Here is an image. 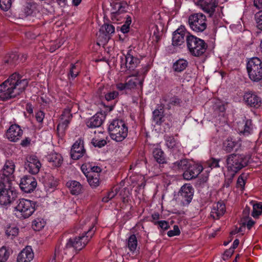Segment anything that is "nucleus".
<instances>
[{
  "instance_id": "5fc2aeb1",
  "label": "nucleus",
  "mask_w": 262,
  "mask_h": 262,
  "mask_svg": "<svg viewBox=\"0 0 262 262\" xmlns=\"http://www.w3.org/2000/svg\"><path fill=\"white\" fill-rule=\"evenodd\" d=\"M245 185V180L244 177L243 175H241L237 181V187H240L241 189L244 188Z\"/></svg>"
},
{
  "instance_id": "603ef678",
  "label": "nucleus",
  "mask_w": 262,
  "mask_h": 262,
  "mask_svg": "<svg viewBox=\"0 0 262 262\" xmlns=\"http://www.w3.org/2000/svg\"><path fill=\"white\" fill-rule=\"evenodd\" d=\"M180 230L178 226L174 225L172 230H169L167 232V235L169 237H172L180 235Z\"/></svg>"
},
{
  "instance_id": "a878e982",
  "label": "nucleus",
  "mask_w": 262,
  "mask_h": 262,
  "mask_svg": "<svg viewBox=\"0 0 262 262\" xmlns=\"http://www.w3.org/2000/svg\"><path fill=\"white\" fill-rule=\"evenodd\" d=\"M102 115L96 114L90 118L86 122L89 128H96L100 126L102 124Z\"/></svg>"
},
{
  "instance_id": "c9c22d12",
  "label": "nucleus",
  "mask_w": 262,
  "mask_h": 262,
  "mask_svg": "<svg viewBox=\"0 0 262 262\" xmlns=\"http://www.w3.org/2000/svg\"><path fill=\"white\" fill-rule=\"evenodd\" d=\"M80 72V70L77 65L72 63L70 64L69 72L68 74V78L69 80L74 79Z\"/></svg>"
},
{
  "instance_id": "72a5a7b5",
  "label": "nucleus",
  "mask_w": 262,
  "mask_h": 262,
  "mask_svg": "<svg viewBox=\"0 0 262 262\" xmlns=\"http://www.w3.org/2000/svg\"><path fill=\"white\" fill-rule=\"evenodd\" d=\"M187 66L188 62L187 60L183 59H180L174 63L173 69L176 72H181L185 70Z\"/></svg>"
},
{
  "instance_id": "e433bc0d",
  "label": "nucleus",
  "mask_w": 262,
  "mask_h": 262,
  "mask_svg": "<svg viewBox=\"0 0 262 262\" xmlns=\"http://www.w3.org/2000/svg\"><path fill=\"white\" fill-rule=\"evenodd\" d=\"M137 239L135 234H132L127 239V246L130 251L134 252L137 247Z\"/></svg>"
},
{
  "instance_id": "5701e85b",
  "label": "nucleus",
  "mask_w": 262,
  "mask_h": 262,
  "mask_svg": "<svg viewBox=\"0 0 262 262\" xmlns=\"http://www.w3.org/2000/svg\"><path fill=\"white\" fill-rule=\"evenodd\" d=\"M72 118L71 109L69 107L65 108L61 115L60 123L57 126V130L64 131L69 124Z\"/></svg>"
},
{
  "instance_id": "79ce46f5",
  "label": "nucleus",
  "mask_w": 262,
  "mask_h": 262,
  "mask_svg": "<svg viewBox=\"0 0 262 262\" xmlns=\"http://www.w3.org/2000/svg\"><path fill=\"white\" fill-rule=\"evenodd\" d=\"M10 256V250L6 247H2L0 249V262H6Z\"/></svg>"
},
{
  "instance_id": "0eeeda50",
  "label": "nucleus",
  "mask_w": 262,
  "mask_h": 262,
  "mask_svg": "<svg viewBox=\"0 0 262 262\" xmlns=\"http://www.w3.org/2000/svg\"><path fill=\"white\" fill-rule=\"evenodd\" d=\"M140 72L137 71L135 74L129 75L126 79L125 83H118L116 84V88L119 91L125 90H139L142 91L143 78L139 77Z\"/></svg>"
},
{
  "instance_id": "7c9ffc66",
  "label": "nucleus",
  "mask_w": 262,
  "mask_h": 262,
  "mask_svg": "<svg viewBox=\"0 0 262 262\" xmlns=\"http://www.w3.org/2000/svg\"><path fill=\"white\" fill-rule=\"evenodd\" d=\"M37 5L33 2H29L26 4L23 7V12L26 16L31 15L36 10Z\"/></svg>"
},
{
  "instance_id": "680f3d73",
  "label": "nucleus",
  "mask_w": 262,
  "mask_h": 262,
  "mask_svg": "<svg viewBox=\"0 0 262 262\" xmlns=\"http://www.w3.org/2000/svg\"><path fill=\"white\" fill-rule=\"evenodd\" d=\"M254 6L257 9H262V0H254Z\"/></svg>"
},
{
  "instance_id": "473e14b6",
  "label": "nucleus",
  "mask_w": 262,
  "mask_h": 262,
  "mask_svg": "<svg viewBox=\"0 0 262 262\" xmlns=\"http://www.w3.org/2000/svg\"><path fill=\"white\" fill-rule=\"evenodd\" d=\"M99 176V173H93L86 176L88 181L91 187L94 188L99 186L100 183Z\"/></svg>"
},
{
  "instance_id": "c85d7f7f",
  "label": "nucleus",
  "mask_w": 262,
  "mask_h": 262,
  "mask_svg": "<svg viewBox=\"0 0 262 262\" xmlns=\"http://www.w3.org/2000/svg\"><path fill=\"white\" fill-rule=\"evenodd\" d=\"M152 155L155 160L158 163L163 164L166 162L164 153L161 149L155 148L152 151Z\"/></svg>"
},
{
  "instance_id": "774afa93",
  "label": "nucleus",
  "mask_w": 262,
  "mask_h": 262,
  "mask_svg": "<svg viewBox=\"0 0 262 262\" xmlns=\"http://www.w3.org/2000/svg\"><path fill=\"white\" fill-rule=\"evenodd\" d=\"M233 250L231 248H230L228 250L225 252L224 255L227 256V257H230L233 254Z\"/></svg>"
},
{
  "instance_id": "37998d69",
  "label": "nucleus",
  "mask_w": 262,
  "mask_h": 262,
  "mask_svg": "<svg viewBox=\"0 0 262 262\" xmlns=\"http://www.w3.org/2000/svg\"><path fill=\"white\" fill-rule=\"evenodd\" d=\"M6 235L11 239L17 235L18 233V229L16 227L9 226L6 230Z\"/></svg>"
},
{
  "instance_id": "49530a36",
  "label": "nucleus",
  "mask_w": 262,
  "mask_h": 262,
  "mask_svg": "<svg viewBox=\"0 0 262 262\" xmlns=\"http://www.w3.org/2000/svg\"><path fill=\"white\" fill-rule=\"evenodd\" d=\"M91 143L95 147L99 148L104 146L107 143L106 141L104 139H98L96 138H93L92 140Z\"/></svg>"
},
{
  "instance_id": "6e6552de",
  "label": "nucleus",
  "mask_w": 262,
  "mask_h": 262,
  "mask_svg": "<svg viewBox=\"0 0 262 262\" xmlns=\"http://www.w3.org/2000/svg\"><path fill=\"white\" fill-rule=\"evenodd\" d=\"M188 23L191 29L197 33L203 32L207 27L206 16L201 13L190 15Z\"/></svg>"
},
{
  "instance_id": "4468645a",
  "label": "nucleus",
  "mask_w": 262,
  "mask_h": 262,
  "mask_svg": "<svg viewBox=\"0 0 262 262\" xmlns=\"http://www.w3.org/2000/svg\"><path fill=\"white\" fill-rule=\"evenodd\" d=\"M37 182L35 179L30 176H25L20 180L19 187L26 193L32 192L36 187Z\"/></svg>"
},
{
  "instance_id": "1a4fd4ad",
  "label": "nucleus",
  "mask_w": 262,
  "mask_h": 262,
  "mask_svg": "<svg viewBox=\"0 0 262 262\" xmlns=\"http://www.w3.org/2000/svg\"><path fill=\"white\" fill-rule=\"evenodd\" d=\"M121 68H125V71H134L140 62V59L136 57L135 51L132 49L128 50L124 58L121 57Z\"/></svg>"
},
{
  "instance_id": "393cba45",
  "label": "nucleus",
  "mask_w": 262,
  "mask_h": 262,
  "mask_svg": "<svg viewBox=\"0 0 262 262\" xmlns=\"http://www.w3.org/2000/svg\"><path fill=\"white\" fill-rule=\"evenodd\" d=\"M47 159L51 165L54 167L61 166L63 162V158L61 155L56 152L50 154Z\"/></svg>"
},
{
  "instance_id": "6ab92c4d",
  "label": "nucleus",
  "mask_w": 262,
  "mask_h": 262,
  "mask_svg": "<svg viewBox=\"0 0 262 262\" xmlns=\"http://www.w3.org/2000/svg\"><path fill=\"white\" fill-rule=\"evenodd\" d=\"M193 188L189 184H185L182 186L179 192V196L181 198L184 205H188L192 199Z\"/></svg>"
},
{
  "instance_id": "e2e57ef3",
  "label": "nucleus",
  "mask_w": 262,
  "mask_h": 262,
  "mask_svg": "<svg viewBox=\"0 0 262 262\" xmlns=\"http://www.w3.org/2000/svg\"><path fill=\"white\" fill-rule=\"evenodd\" d=\"M151 218L152 219V222H156V220H158L160 219V214L158 212H155L151 215Z\"/></svg>"
},
{
  "instance_id": "2eb2a0df",
  "label": "nucleus",
  "mask_w": 262,
  "mask_h": 262,
  "mask_svg": "<svg viewBox=\"0 0 262 262\" xmlns=\"http://www.w3.org/2000/svg\"><path fill=\"white\" fill-rule=\"evenodd\" d=\"M161 102L166 109L170 110L174 106H181L182 100L177 96L167 94L162 97Z\"/></svg>"
},
{
  "instance_id": "052dcab7",
  "label": "nucleus",
  "mask_w": 262,
  "mask_h": 262,
  "mask_svg": "<svg viewBox=\"0 0 262 262\" xmlns=\"http://www.w3.org/2000/svg\"><path fill=\"white\" fill-rule=\"evenodd\" d=\"M129 26L124 24L121 27L120 30L123 33H126L129 32Z\"/></svg>"
},
{
  "instance_id": "f257e3e1",
  "label": "nucleus",
  "mask_w": 262,
  "mask_h": 262,
  "mask_svg": "<svg viewBox=\"0 0 262 262\" xmlns=\"http://www.w3.org/2000/svg\"><path fill=\"white\" fill-rule=\"evenodd\" d=\"M95 232L94 226L89 228L88 231H84L78 236L69 238L64 247L61 249L60 246L55 248L54 255L49 262H56V258L62 259L63 254L71 255L81 250L88 244Z\"/></svg>"
},
{
  "instance_id": "dca6fc26",
  "label": "nucleus",
  "mask_w": 262,
  "mask_h": 262,
  "mask_svg": "<svg viewBox=\"0 0 262 262\" xmlns=\"http://www.w3.org/2000/svg\"><path fill=\"white\" fill-rule=\"evenodd\" d=\"M187 32L184 26H181L173 32L172 37V45L178 47L183 45L186 40Z\"/></svg>"
},
{
  "instance_id": "aec40b11",
  "label": "nucleus",
  "mask_w": 262,
  "mask_h": 262,
  "mask_svg": "<svg viewBox=\"0 0 262 262\" xmlns=\"http://www.w3.org/2000/svg\"><path fill=\"white\" fill-rule=\"evenodd\" d=\"M202 165L198 164H189L186 170L183 173L184 179L186 180H190L195 178L203 170Z\"/></svg>"
},
{
  "instance_id": "f3484780",
  "label": "nucleus",
  "mask_w": 262,
  "mask_h": 262,
  "mask_svg": "<svg viewBox=\"0 0 262 262\" xmlns=\"http://www.w3.org/2000/svg\"><path fill=\"white\" fill-rule=\"evenodd\" d=\"M85 154L83 141L79 139L73 145L70 152L71 157L73 160H78Z\"/></svg>"
},
{
  "instance_id": "a19ab883",
  "label": "nucleus",
  "mask_w": 262,
  "mask_h": 262,
  "mask_svg": "<svg viewBox=\"0 0 262 262\" xmlns=\"http://www.w3.org/2000/svg\"><path fill=\"white\" fill-rule=\"evenodd\" d=\"M236 142L232 138H228L223 144L224 149L228 152H231L235 146Z\"/></svg>"
},
{
  "instance_id": "a18cd8bd",
  "label": "nucleus",
  "mask_w": 262,
  "mask_h": 262,
  "mask_svg": "<svg viewBox=\"0 0 262 262\" xmlns=\"http://www.w3.org/2000/svg\"><path fill=\"white\" fill-rule=\"evenodd\" d=\"M11 0H0V8L3 11H8L11 8Z\"/></svg>"
},
{
  "instance_id": "a211bd4d",
  "label": "nucleus",
  "mask_w": 262,
  "mask_h": 262,
  "mask_svg": "<svg viewBox=\"0 0 262 262\" xmlns=\"http://www.w3.org/2000/svg\"><path fill=\"white\" fill-rule=\"evenodd\" d=\"M23 130L17 124L11 125L6 133L7 139L11 142H16L22 137Z\"/></svg>"
},
{
  "instance_id": "4c0bfd02",
  "label": "nucleus",
  "mask_w": 262,
  "mask_h": 262,
  "mask_svg": "<svg viewBox=\"0 0 262 262\" xmlns=\"http://www.w3.org/2000/svg\"><path fill=\"white\" fill-rule=\"evenodd\" d=\"M188 165V162L187 160L182 159L173 163L172 167L175 170H182L185 171Z\"/></svg>"
},
{
  "instance_id": "13d9d810",
  "label": "nucleus",
  "mask_w": 262,
  "mask_h": 262,
  "mask_svg": "<svg viewBox=\"0 0 262 262\" xmlns=\"http://www.w3.org/2000/svg\"><path fill=\"white\" fill-rule=\"evenodd\" d=\"M176 140L173 138H170L166 141V145L168 148H173L176 145Z\"/></svg>"
},
{
  "instance_id": "412c9836",
  "label": "nucleus",
  "mask_w": 262,
  "mask_h": 262,
  "mask_svg": "<svg viewBox=\"0 0 262 262\" xmlns=\"http://www.w3.org/2000/svg\"><path fill=\"white\" fill-rule=\"evenodd\" d=\"M254 125L250 119L239 122L237 124V130L240 134L248 136L253 133Z\"/></svg>"
},
{
  "instance_id": "9b49d317",
  "label": "nucleus",
  "mask_w": 262,
  "mask_h": 262,
  "mask_svg": "<svg viewBox=\"0 0 262 262\" xmlns=\"http://www.w3.org/2000/svg\"><path fill=\"white\" fill-rule=\"evenodd\" d=\"M4 183L0 184V206H9L14 200L15 194L9 188H6Z\"/></svg>"
},
{
  "instance_id": "b1692460",
  "label": "nucleus",
  "mask_w": 262,
  "mask_h": 262,
  "mask_svg": "<svg viewBox=\"0 0 262 262\" xmlns=\"http://www.w3.org/2000/svg\"><path fill=\"white\" fill-rule=\"evenodd\" d=\"M34 258V253L31 246H27L18 254L17 262H30Z\"/></svg>"
},
{
  "instance_id": "cd10ccee",
  "label": "nucleus",
  "mask_w": 262,
  "mask_h": 262,
  "mask_svg": "<svg viewBox=\"0 0 262 262\" xmlns=\"http://www.w3.org/2000/svg\"><path fill=\"white\" fill-rule=\"evenodd\" d=\"M200 6L204 12L208 14L209 16H212L213 14L212 0H201Z\"/></svg>"
},
{
  "instance_id": "c756f323",
  "label": "nucleus",
  "mask_w": 262,
  "mask_h": 262,
  "mask_svg": "<svg viewBox=\"0 0 262 262\" xmlns=\"http://www.w3.org/2000/svg\"><path fill=\"white\" fill-rule=\"evenodd\" d=\"M152 115L153 120L156 124L160 125L164 121V111L162 108L156 109Z\"/></svg>"
},
{
  "instance_id": "338daca9",
  "label": "nucleus",
  "mask_w": 262,
  "mask_h": 262,
  "mask_svg": "<svg viewBox=\"0 0 262 262\" xmlns=\"http://www.w3.org/2000/svg\"><path fill=\"white\" fill-rule=\"evenodd\" d=\"M255 224L254 221H253L252 219H250L248 220L247 223V226L249 229H250Z\"/></svg>"
},
{
  "instance_id": "7ed1b4c3",
  "label": "nucleus",
  "mask_w": 262,
  "mask_h": 262,
  "mask_svg": "<svg viewBox=\"0 0 262 262\" xmlns=\"http://www.w3.org/2000/svg\"><path fill=\"white\" fill-rule=\"evenodd\" d=\"M37 208L36 202L26 199H20L16 201L14 207L15 216L20 220H25L30 217Z\"/></svg>"
},
{
  "instance_id": "4be33fe9",
  "label": "nucleus",
  "mask_w": 262,
  "mask_h": 262,
  "mask_svg": "<svg viewBox=\"0 0 262 262\" xmlns=\"http://www.w3.org/2000/svg\"><path fill=\"white\" fill-rule=\"evenodd\" d=\"M15 166L12 160H7L1 170L2 174L5 177L3 183L8 182L9 178L13 174Z\"/></svg>"
},
{
  "instance_id": "69168bd1",
  "label": "nucleus",
  "mask_w": 262,
  "mask_h": 262,
  "mask_svg": "<svg viewBox=\"0 0 262 262\" xmlns=\"http://www.w3.org/2000/svg\"><path fill=\"white\" fill-rule=\"evenodd\" d=\"M239 243V241L238 239H235L232 244V246L231 248L232 249L234 250V249L236 248L238 246Z\"/></svg>"
},
{
  "instance_id": "f03ea898",
  "label": "nucleus",
  "mask_w": 262,
  "mask_h": 262,
  "mask_svg": "<svg viewBox=\"0 0 262 262\" xmlns=\"http://www.w3.org/2000/svg\"><path fill=\"white\" fill-rule=\"evenodd\" d=\"M28 84L27 79H21L16 73L12 74L0 84V99L6 100L16 97L25 91Z\"/></svg>"
},
{
  "instance_id": "c03bdc74",
  "label": "nucleus",
  "mask_w": 262,
  "mask_h": 262,
  "mask_svg": "<svg viewBox=\"0 0 262 262\" xmlns=\"http://www.w3.org/2000/svg\"><path fill=\"white\" fill-rule=\"evenodd\" d=\"M262 214V205L260 203L253 204L252 215L256 218Z\"/></svg>"
},
{
  "instance_id": "de8ad7c7",
  "label": "nucleus",
  "mask_w": 262,
  "mask_h": 262,
  "mask_svg": "<svg viewBox=\"0 0 262 262\" xmlns=\"http://www.w3.org/2000/svg\"><path fill=\"white\" fill-rule=\"evenodd\" d=\"M255 19L257 27L262 31V11H259L255 14Z\"/></svg>"
},
{
  "instance_id": "20e7f679",
  "label": "nucleus",
  "mask_w": 262,
  "mask_h": 262,
  "mask_svg": "<svg viewBox=\"0 0 262 262\" xmlns=\"http://www.w3.org/2000/svg\"><path fill=\"white\" fill-rule=\"evenodd\" d=\"M108 131L112 140L121 142L127 136L128 127L124 121L115 119L110 122Z\"/></svg>"
},
{
  "instance_id": "6e6d98bb",
  "label": "nucleus",
  "mask_w": 262,
  "mask_h": 262,
  "mask_svg": "<svg viewBox=\"0 0 262 262\" xmlns=\"http://www.w3.org/2000/svg\"><path fill=\"white\" fill-rule=\"evenodd\" d=\"M45 117V114L42 111H38L35 114V118L37 122L41 123Z\"/></svg>"
},
{
  "instance_id": "39448f33",
  "label": "nucleus",
  "mask_w": 262,
  "mask_h": 262,
  "mask_svg": "<svg viewBox=\"0 0 262 262\" xmlns=\"http://www.w3.org/2000/svg\"><path fill=\"white\" fill-rule=\"evenodd\" d=\"M249 79L254 82L262 80V61L256 57L249 59L246 65Z\"/></svg>"
},
{
  "instance_id": "0e129e2a",
  "label": "nucleus",
  "mask_w": 262,
  "mask_h": 262,
  "mask_svg": "<svg viewBox=\"0 0 262 262\" xmlns=\"http://www.w3.org/2000/svg\"><path fill=\"white\" fill-rule=\"evenodd\" d=\"M32 105L30 103H28L26 106V110L29 114H32L33 112V109Z\"/></svg>"
},
{
  "instance_id": "3c124183",
  "label": "nucleus",
  "mask_w": 262,
  "mask_h": 262,
  "mask_svg": "<svg viewBox=\"0 0 262 262\" xmlns=\"http://www.w3.org/2000/svg\"><path fill=\"white\" fill-rule=\"evenodd\" d=\"M118 92H117V91H113L106 94L104 95V97L106 100L109 101L115 99L116 98L118 97Z\"/></svg>"
},
{
  "instance_id": "bb28decb",
  "label": "nucleus",
  "mask_w": 262,
  "mask_h": 262,
  "mask_svg": "<svg viewBox=\"0 0 262 262\" xmlns=\"http://www.w3.org/2000/svg\"><path fill=\"white\" fill-rule=\"evenodd\" d=\"M66 185L73 195H78L82 192V186L78 181L74 180L68 181Z\"/></svg>"
},
{
  "instance_id": "4d7b16f0",
  "label": "nucleus",
  "mask_w": 262,
  "mask_h": 262,
  "mask_svg": "<svg viewBox=\"0 0 262 262\" xmlns=\"http://www.w3.org/2000/svg\"><path fill=\"white\" fill-rule=\"evenodd\" d=\"M234 177V176H232V173L228 172L227 177H228V178H227L226 179L225 182V184H224V186L225 187H228L230 186V184L232 182V180H233Z\"/></svg>"
},
{
  "instance_id": "9d476101",
  "label": "nucleus",
  "mask_w": 262,
  "mask_h": 262,
  "mask_svg": "<svg viewBox=\"0 0 262 262\" xmlns=\"http://www.w3.org/2000/svg\"><path fill=\"white\" fill-rule=\"evenodd\" d=\"M228 172L235 176L236 173L245 166L243 158L238 155H231L227 160Z\"/></svg>"
},
{
  "instance_id": "58836bf2",
  "label": "nucleus",
  "mask_w": 262,
  "mask_h": 262,
  "mask_svg": "<svg viewBox=\"0 0 262 262\" xmlns=\"http://www.w3.org/2000/svg\"><path fill=\"white\" fill-rule=\"evenodd\" d=\"M18 58L17 53L11 52L6 56L5 62L11 65H14L17 63Z\"/></svg>"
},
{
  "instance_id": "f8f14e48",
  "label": "nucleus",
  "mask_w": 262,
  "mask_h": 262,
  "mask_svg": "<svg viewBox=\"0 0 262 262\" xmlns=\"http://www.w3.org/2000/svg\"><path fill=\"white\" fill-rule=\"evenodd\" d=\"M41 163L35 155L28 156L26 158L25 167L26 169L32 174H36L39 171L41 167Z\"/></svg>"
},
{
  "instance_id": "8fccbe9b",
  "label": "nucleus",
  "mask_w": 262,
  "mask_h": 262,
  "mask_svg": "<svg viewBox=\"0 0 262 262\" xmlns=\"http://www.w3.org/2000/svg\"><path fill=\"white\" fill-rule=\"evenodd\" d=\"M102 30H104L108 34H111L115 32V27L113 25L104 24L101 28Z\"/></svg>"
},
{
  "instance_id": "423d86ee",
  "label": "nucleus",
  "mask_w": 262,
  "mask_h": 262,
  "mask_svg": "<svg viewBox=\"0 0 262 262\" xmlns=\"http://www.w3.org/2000/svg\"><path fill=\"white\" fill-rule=\"evenodd\" d=\"M188 34L186 42L190 53L194 56H200L203 54L207 49V44L203 39Z\"/></svg>"
},
{
  "instance_id": "ea45409f",
  "label": "nucleus",
  "mask_w": 262,
  "mask_h": 262,
  "mask_svg": "<svg viewBox=\"0 0 262 262\" xmlns=\"http://www.w3.org/2000/svg\"><path fill=\"white\" fill-rule=\"evenodd\" d=\"M46 225V222L41 218H37L32 222V228L35 231H39Z\"/></svg>"
},
{
  "instance_id": "2f4dec72",
  "label": "nucleus",
  "mask_w": 262,
  "mask_h": 262,
  "mask_svg": "<svg viewBox=\"0 0 262 262\" xmlns=\"http://www.w3.org/2000/svg\"><path fill=\"white\" fill-rule=\"evenodd\" d=\"M225 109V103L224 102L219 99H216L215 101L214 102V112L216 113L219 112L220 113L219 116L224 118Z\"/></svg>"
},
{
  "instance_id": "bf43d9fd",
  "label": "nucleus",
  "mask_w": 262,
  "mask_h": 262,
  "mask_svg": "<svg viewBox=\"0 0 262 262\" xmlns=\"http://www.w3.org/2000/svg\"><path fill=\"white\" fill-rule=\"evenodd\" d=\"M30 142L31 139L27 137L21 141L20 145L23 147H27L30 144Z\"/></svg>"
},
{
  "instance_id": "ddd939ff",
  "label": "nucleus",
  "mask_w": 262,
  "mask_h": 262,
  "mask_svg": "<svg viewBox=\"0 0 262 262\" xmlns=\"http://www.w3.org/2000/svg\"><path fill=\"white\" fill-rule=\"evenodd\" d=\"M243 100L245 104L250 107L258 108L261 105V99L256 92L248 91L244 93Z\"/></svg>"
},
{
  "instance_id": "f704fd0d",
  "label": "nucleus",
  "mask_w": 262,
  "mask_h": 262,
  "mask_svg": "<svg viewBox=\"0 0 262 262\" xmlns=\"http://www.w3.org/2000/svg\"><path fill=\"white\" fill-rule=\"evenodd\" d=\"M214 213L216 215V219H219L226 211L225 203L223 201L218 202L216 206L214 207Z\"/></svg>"
},
{
  "instance_id": "09e8293b",
  "label": "nucleus",
  "mask_w": 262,
  "mask_h": 262,
  "mask_svg": "<svg viewBox=\"0 0 262 262\" xmlns=\"http://www.w3.org/2000/svg\"><path fill=\"white\" fill-rule=\"evenodd\" d=\"M117 194V189H116L115 190H112L111 191L108 192L106 195L104 196L102 199V201L104 203L108 202L110 200L114 198Z\"/></svg>"
},
{
  "instance_id": "864d4df0",
  "label": "nucleus",
  "mask_w": 262,
  "mask_h": 262,
  "mask_svg": "<svg viewBox=\"0 0 262 262\" xmlns=\"http://www.w3.org/2000/svg\"><path fill=\"white\" fill-rule=\"evenodd\" d=\"M154 225H158L159 227L163 230H167L169 228L168 223L166 221H160L153 222Z\"/></svg>"
}]
</instances>
